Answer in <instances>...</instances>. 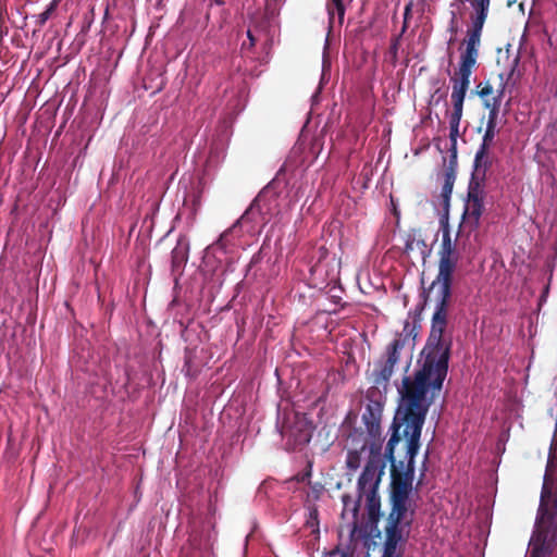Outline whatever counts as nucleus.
<instances>
[{"label": "nucleus", "mask_w": 557, "mask_h": 557, "mask_svg": "<svg viewBox=\"0 0 557 557\" xmlns=\"http://www.w3.org/2000/svg\"><path fill=\"white\" fill-rule=\"evenodd\" d=\"M438 256V274L426 296L434 305V313L430 336L421 352V366L414 377H405L398 388L400 400L393 422L400 425L422 429L429 407L442 389L447 374L449 343L443 338V333L447 323L451 277L459 259L457 239H451L447 225L442 228Z\"/></svg>", "instance_id": "f257e3e1"}, {"label": "nucleus", "mask_w": 557, "mask_h": 557, "mask_svg": "<svg viewBox=\"0 0 557 557\" xmlns=\"http://www.w3.org/2000/svg\"><path fill=\"white\" fill-rule=\"evenodd\" d=\"M393 433L385 448L391 462L392 509L386 519L384 535L408 541L414 519L416 505L411 498L414 457L420 448L421 428L393 422Z\"/></svg>", "instance_id": "f03ea898"}, {"label": "nucleus", "mask_w": 557, "mask_h": 557, "mask_svg": "<svg viewBox=\"0 0 557 557\" xmlns=\"http://www.w3.org/2000/svg\"><path fill=\"white\" fill-rule=\"evenodd\" d=\"M491 0H473L471 5L474 10L472 25L465 40V50L460 57L459 69L453 78L451 100L456 112L461 113L462 103L470 85V76L475 65L481 33L487 16Z\"/></svg>", "instance_id": "7ed1b4c3"}, {"label": "nucleus", "mask_w": 557, "mask_h": 557, "mask_svg": "<svg viewBox=\"0 0 557 557\" xmlns=\"http://www.w3.org/2000/svg\"><path fill=\"white\" fill-rule=\"evenodd\" d=\"M384 467L385 463L381 454L370 449L367 465L358 481L359 494L377 492L384 474Z\"/></svg>", "instance_id": "20e7f679"}, {"label": "nucleus", "mask_w": 557, "mask_h": 557, "mask_svg": "<svg viewBox=\"0 0 557 557\" xmlns=\"http://www.w3.org/2000/svg\"><path fill=\"white\" fill-rule=\"evenodd\" d=\"M312 430V423L308 420L306 414L295 412L293 414V421H288V423L282 426V435L286 437L292 447L295 448L309 443Z\"/></svg>", "instance_id": "39448f33"}, {"label": "nucleus", "mask_w": 557, "mask_h": 557, "mask_svg": "<svg viewBox=\"0 0 557 557\" xmlns=\"http://www.w3.org/2000/svg\"><path fill=\"white\" fill-rule=\"evenodd\" d=\"M404 342L400 338H395L387 348V357L384 362L376 366L374 370L375 384L386 383L393 375L395 364L399 359V350L403 348Z\"/></svg>", "instance_id": "423d86ee"}, {"label": "nucleus", "mask_w": 557, "mask_h": 557, "mask_svg": "<svg viewBox=\"0 0 557 557\" xmlns=\"http://www.w3.org/2000/svg\"><path fill=\"white\" fill-rule=\"evenodd\" d=\"M482 212V199L476 195L470 194L465 206L462 224L468 225L470 228H474L479 224Z\"/></svg>", "instance_id": "0eeeda50"}, {"label": "nucleus", "mask_w": 557, "mask_h": 557, "mask_svg": "<svg viewBox=\"0 0 557 557\" xmlns=\"http://www.w3.org/2000/svg\"><path fill=\"white\" fill-rule=\"evenodd\" d=\"M343 511H342V518L347 522V524L350 527L351 532L355 533L358 529V504L357 502L348 496H343Z\"/></svg>", "instance_id": "6e6552de"}, {"label": "nucleus", "mask_w": 557, "mask_h": 557, "mask_svg": "<svg viewBox=\"0 0 557 557\" xmlns=\"http://www.w3.org/2000/svg\"><path fill=\"white\" fill-rule=\"evenodd\" d=\"M406 543V541L384 535L381 557H403Z\"/></svg>", "instance_id": "1a4fd4ad"}, {"label": "nucleus", "mask_w": 557, "mask_h": 557, "mask_svg": "<svg viewBox=\"0 0 557 557\" xmlns=\"http://www.w3.org/2000/svg\"><path fill=\"white\" fill-rule=\"evenodd\" d=\"M351 0H330L327 4V12L330 17V24L342 25L344 22L345 7Z\"/></svg>", "instance_id": "9d476101"}, {"label": "nucleus", "mask_w": 557, "mask_h": 557, "mask_svg": "<svg viewBox=\"0 0 557 557\" xmlns=\"http://www.w3.org/2000/svg\"><path fill=\"white\" fill-rule=\"evenodd\" d=\"M367 502V510L371 522H376L380 515L381 502L377 492L360 494Z\"/></svg>", "instance_id": "9b49d317"}, {"label": "nucleus", "mask_w": 557, "mask_h": 557, "mask_svg": "<svg viewBox=\"0 0 557 557\" xmlns=\"http://www.w3.org/2000/svg\"><path fill=\"white\" fill-rule=\"evenodd\" d=\"M369 453L368 449L363 446L360 450H350L347 453L346 457V466L349 470L356 471L362 462L363 455Z\"/></svg>", "instance_id": "f8f14e48"}, {"label": "nucleus", "mask_w": 557, "mask_h": 557, "mask_svg": "<svg viewBox=\"0 0 557 557\" xmlns=\"http://www.w3.org/2000/svg\"><path fill=\"white\" fill-rule=\"evenodd\" d=\"M59 3V0H53L49 7L38 15V22L40 25H44L47 20L50 17L51 13L55 10L57 5Z\"/></svg>", "instance_id": "ddd939ff"}, {"label": "nucleus", "mask_w": 557, "mask_h": 557, "mask_svg": "<svg viewBox=\"0 0 557 557\" xmlns=\"http://www.w3.org/2000/svg\"><path fill=\"white\" fill-rule=\"evenodd\" d=\"M492 94H493V88H492L491 86H484V87L481 89V91H480L481 97H482V98H484V99H485V101H486V106H487V107H493V109H495V108H496V101H495L493 104H491V103L488 102V99H487V97H488L490 95H492Z\"/></svg>", "instance_id": "4468645a"}, {"label": "nucleus", "mask_w": 557, "mask_h": 557, "mask_svg": "<svg viewBox=\"0 0 557 557\" xmlns=\"http://www.w3.org/2000/svg\"><path fill=\"white\" fill-rule=\"evenodd\" d=\"M485 158H486L485 147L481 146V148L475 153L474 164H475L476 170L481 166V164Z\"/></svg>", "instance_id": "2eb2a0df"}, {"label": "nucleus", "mask_w": 557, "mask_h": 557, "mask_svg": "<svg viewBox=\"0 0 557 557\" xmlns=\"http://www.w3.org/2000/svg\"><path fill=\"white\" fill-rule=\"evenodd\" d=\"M326 49H327V44H325L324 51H323V61H322V75L323 76L325 75L326 71H329L331 67V61L327 57Z\"/></svg>", "instance_id": "dca6fc26"}, {"label": "nucleus", "mask_w": 557, "mask_h": 557, "mask_svg": "<svg viewBox=\"0 0 557 557\" xmlns=\"http://www.w3.org/2000/svg\"><path fill=\"white\" fill-rule=\"evenodd\" d=\"M247 36L248 38L250 39V46H252L255 44V38L252 37V34H251V30L248 29L247 32Z\"/></svg>", "instance_id": "f3484780"}]
</instances>
